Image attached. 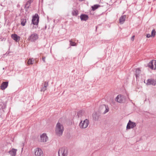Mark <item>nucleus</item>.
Returning <instances> with one entry per match:
<instances>
[{
	"label": "nucleus",
	"mask_w": 156,
	"mask_h": 156,
	"mask_svg": "<svg viewBox=\"0 0 156 156\" xmlns=\"http://www.w3.org/2000/svg\"><path fill=\"white\" fill-rule=\"evenodd\" d=\"M83 114V111L82 110H80L79 111L77 112V115L78 117H81Z\"/></svg>",
	"instance_id": "23"
},
{
	"label": "nucleus",
	"mask_w": 156,
	"mask_h": 156,
	"mask_svg": "<svg viewBox=\"0 0 156 156\" xmlns=\"http://www.w3.org/2000/svg\"><path fill=\"white\" fill-rule=\"evenodd\" d=\"M93 119L95 120H97L98 118V116L95 112L92 115Z\"/></svg>",
	"instance_id": "21"
},
{
	"label": "nucleus",
	"mask_w": 156,
	"mask_h": 156,
	"mask_svg": "<svg viewBox=\"0 0 156 156\" xmlns=\"http://www.w3.org/2000/svg\"><path fill=\"white\" fill-rule=\"evenodd\" d=\"M3 69H4V68H3Z\"/></svg>",
	"instance_id": "34"
},
{
	"label": "nucleus",
	"mask_w": 156,
	"mask_h": 156,
	"mask_svg": "<svg viewBox=\"0 0 156 156\" xmlns=\"http://www.w3.org/2000/svg\"><path fill=\"white\" fill-rule=\"evenodd\" d=\"M89 124V120L87 119H85L83 121H81L79 124L80 128L82 129L86 128Z\"/></svg>",
	"instance_id": "3"
},
{
	"label": "nucleus",
	"mask_w": 156,
	"mask_h": 156,
	"mask_svg": "<svg viewBox=\"0 0 156 156\" xmlns=\"http://www.w3.org/2000/svg\"><path fill=\"white\" fill-rule=\"evenodd\" d=\"M146 37L147 38H149L151 37V35L150 34H147Z\"/></svg>",
	"instance_id": "31"
},
{
	"label": "nucleus",
	"mask_w": 156,
	"mask_h": 156,
	"mask_svg": "<svg viewBox=\"0 0 156 156\" xmlns=\"http://www.w3.org/2000/svg\"><path fill=\"white\" fill-rule=\"evenodd\" d=\"M146 84L147 85H152L154 86L156 84V80L151 79H149L147 80Z\"/></svg>",
	"instance_id": "10"
},
{
	"label": "nucleus",
	"mask_w": 156,
	"mask_h": 156,
	"mask_svg": "<svg viewBox=\"0 0 156 156\" xmlns=\"http://www.w3.org/2000/svg\"><path fill=\"white\" fill-rule=\"evenodd\" d=\"M34 153L35 156H43L44 153L40 148L37 147L34 150Z\"/></svg>",
	"instance_id": "4"
},
{
	"label": "nucleus",
	"mask_w": 156,
	"mask_h": 156,
	"mask_svg": "<svg viewBox=\"0 0 156 156\" xmlns=\"http://www.w3.org/2000/svg\"><path fill=\"white\" fill-rule=\"evenodd\" d=\"M48 140V137L46 133H44L40 135V141L41 142L45 143Z\"/></svg>",
	"instance_id": "6"
},
{
	"label": "nucleus",
	"mask_w": 156,
	"mask_h": 156,
	"mask_svg": "<svg viewBox=\"0 0 156 156\" xmlns=\"http://www.w3.org/2000/svg\"><path fill=\"white\" fill-rule=\"evenodd\" d=\"M64 131V127L62 124L58 122L56 125L55 129V133L58 136H60L62 135Z\"/></svg>",
	"instance_id": "1"
},
{
	"label": "nucleus",
	"mask_w": 156,
	"mask_h": 156,
	"mask_svg": "<svg viewBox=\"0 0 156 156\" xmlns=\"http://www.w3.org/2000/svg\"><path fill=\"white\" fill-rule=\"evenodd\" d=\"M148 66L151 69L154 70L153 60L151 61L148 64Z\"/></svg>",
	"instance_id": "17"
},
{
	"label": "nucleus",
	"mask_w": 156,
	"mask_h": 156,
	"mask_svg": "<svg viewBox=\"0 0 156 156\" xmlns=\"http://www.w3.org/2000/svg\"><path fill=\"white\" fill-rule=\"evenodd\" d=\"M155 31L154 29H153L151 31V36L153 37H154L155 35Z\"/></svg>",
	"instance_id": "27"
},
{
	"label": "nucleus",
	"mask_w": 156,
	"mask_h": 156,
	"mask_svg": "<svg viewBox=\"0 0 156 156\" xmlns=\"http://www.w3.org/2000/svg\"><path fill=\"white\" fill-rule=\"evenodd\" d=\"M141 70L139 68L136 69V79L139 76V74L141 73Z\"/></svg>",
	"instance_id": "20"
},
{
	"label": "nucleus",
	"mask_w": 156,
	"mask_h": 156,
	"mask_svg": "<svg viewBox=\"0 0 156 156\" xmlns=\"http://www.w3.org/2000/svg\"><path fill=\"white\" fill-rule=\"evenodd\" d=\"M126 18V15L121 16L119 19V23L121 24H123L125 21Z\"/></svg>",
	"instance_id": "15"
},
{
	"label": "nucleus",
	"mask_w": 156,
	"mask_h": 156,
	"mask_svg": "<svg viewBox=\"0 0 156 156\" xmlns=\"http://www.w3.org/2000/svg\"><path fill=\"white\" fill-rule=\"evenodd\" d=\"M124 99L125 98L124 96L119 94L116 98L115 100L118 102L122 103Z\"/></svg>",
	"instance_id": "9"
},
{
	"label": "nucleus",
	"mask_w": 156,
	"mask_h": 156,
	"mask_svg": "<svg viewBox=\"0 0 156 156\" xmlns=\"http://www.w3.org/2000/svg\"><path fill=\"white\" fill-rule=\"evenodd\" d=\"M8 82H3L0 86V88L2 90H5L8 87Z\"/></svg>",
	"instance_id": "11"
},
{
	"label": "nucleus",
	"mask_w": 156,
	"mask_h": 156,
	"mask_svg": "<svg viewBox=\"0 0 156 156\" xmlns=\"http://www.w3.org/2000/svg\"><path fill=\"white\" fill-rule=\"evenodd\" d=\"M80 18L82 21H86L88 18V16L85 14H82L80 16Z\"/></svg>",
	"instance_id": "16"
},
{
	"label": "nucleus",
	"mask_w": 156,
	"mask_h": 156,
	"mask_svg": "<svg viewBox=\"0 0 156 156\" xmlns=\"http://www.w3.org/2000/svg\"><path fill=\"white\" fill-rule=\"evenodd\" d=\"M136 126V123L135 122H132L129 120L126 126L127 129H133Z\"/></svg>",
	"instance_id": "8"
},
{
	"label": "nucleus",
	"mask_w": 156,
	"mask_h": 156,
	"mask_svg": "<svg viewBox=\"0 0 156 156\" xmlns=\"http://www.w3.org/2000/svg\"><path fill=\"white\" fill-rule=\"evenodd\" d=\"M45 57H42V60L43 61V62H46L45 61Z\"/></svg>",
	"instance_id": "32"
},
{
	"label": "nucleus",
	"mask_w": 156,
	"mask_h": 156,
	"mask_svg": "<svg viewBox=\"0 0 156 156\" xmlns=\"http://www.w3.org/2000/svg\"><path fill=\"white\" fill-rule=\"evenodd\" d=\"M34 62V59L33 58H29L28 61L27 63L28 65H32Z\"/></svg>",
	"instance_id": "22"
},
{
	"label": "nucleus",
	"mask_w": 156,
	"mask_h": 156,
	"mask_svg": "<svg viewBox=\"0 0 156 156\" xmlns=\"http://www.w3.org/2000/svg\"><path fill=\"white\" fill-rule=\"evenodd\" d=\"M47 87H45V86H44V87H42L41 91L44 92L45 90H47Z\"/></svg>",
	"instance_id": "28"
},
{
	"label": "nucleus",
	"mask_w": 156,
	"mask_h": 156,
	"mask_svg": "<svg viewBox=\"0 0 156 156\" xmlns=\"http://www.w3.org/2000/svg\"><path fill=\"white\" fill-rule=\"evenodd\" d=\"M38 38V35L36 33L31 34L29 36L28 39L31 41H34Z\"/></svg>",
	"instance_id": "7"
},
{
	"label": "nucleus",
	"mask_w": 156,
	"mask_h": 156,
	"mask_svg": "<svg viewBox=\"0 0 156 156\" xmlns=\"http://www.w3.org/2000/svg\"><path fill=\"white\" fill-rule=\"evenodd\" d=\"M72 14L73 16H77L79 14V11L77 9H73L72 11Z\"/></svg>",
	"instance_id": "18"
},
{
	"label": "nucleus",
	"mask_w": 156,
	"mask_h": 156,
	"mask_svg": "<svg viewBox=\"0 0 156 156\" xmlns=\"http://www.w3.org/2000/svg\"><path fill=\"white\" fill-rule=\"evenodd\" d=\"M101 108L103 110H105L103 113L105 114L109 111V108L108 107L105 105H103L101 106Z\"/></svg>",
	"instance_id": "14"
},
{
	"label": "nucleus",
	"mask_w": 156,
	"mask_h": 156,
	"mask_svg": "<svg viewBox=\"0 0 156 156\" xmlns=\"http://www.w3.org/2000/svg\"><path fill=\"white\" fill-rule=\"evenodd\" d=\"M154 65V70L156 69V60H153Z\"/></svg>",
	"instance_id": "30"
},
{
	"label": "nucleus",
	"mask_w": 156,
	"mask_h": 156,
	"mask_svg": "<svg viewBox=\"0 0 156 156\" xmlns=\"http://www.w3.org/2000/svg\"><path fill=\"white\" fill-rule=\"evenodd\" d=\"M48 86V82L47 81H45L44 83V86L45 87H47Z\"/></svg>",
	"instance_id": "29"
},
{
	"label": "nucleus",
	"mask_w": 156,
	"mask_h": 156,
	"mask_svg": "<svg viewBox=\"0 0 156 156\" xmlns=\"http://www.w3.org/2000/svg\"><path fill=\"white\" fill-rule=\"evenodd\" d=\"M17 151V149L12 148L9 151V153L11 156H16Z\"/></svg>",
	"instance_id": "13"
},
{
	"label": "nucleus",
	"mask_w": 156,
	"mask_h": 156,
	"mask_svg": "<svg viewBox=\"0 0 156 156\" xmlns=\"http://www.w3.org/2000/svg\"><path fill=\"white\" fill-rule=\"evenodd\" d=\"M26 23V20L25 19H22L21 20V25L23 26H24Z\"/></svg>",
	"instance_id": "25"
},
{
	"label": "nucleus",
	"mask_w": 156,
	"mask_h": 156,
	"mask_svg": "<svg viewBox=\"0 0 156 156\" xmlns=\"http://www.w3.org/2000/svg\"><path fill=\"white\" fill-rule=\"evenodd\" d=\"M134 38V36H133L131 37V40L132 41H133Z\"/></svg>",
	"instance_id": "33"
},
{
	"label": "nucleus",
	"mask_w": 156,
	"mask_h": 156,
	"mask_svg": "<svg viewBox=\"0 0 156 156\" xmlns=\"http://www.w3.org/2000/svg\"><path fill=\"white\" fill-rule=\"evenodd\" d=\"M39 17L37 14H35L33 17L32 20V23L34 25H37L39 23Z\"/></svg>",
	"instance_id": "5"
},
{
	"label": "nucleus",
	"mask_w": 156,
	"mask_h": 156,
	"mask_svg": "<svg viewBox=\"0 0 156 156\" xmlns=\"http://www.w3.org/2000/svg\"><path fill=\"white\" fill-rule=\"evenodd\" d=\"M70 44L71 46H76V44L75 42L72 41L71 40L69 41Z\"/></svg>",
	"instance_id": "26"
},
{
	"label": "nucleus",
	"mask_w": 156,
	"mask_h": 156,
	"mask_svg": "<svg viewBox=\"0 0 156 156\" xmlns=\"http://www.w3.org/2000/svg\"><path fill=\"white\" fill-rule=\"evenodd\" d=\"M100 6L99 5H95L92 6V10L94 11L98 8Z\"/></svg>",
	"instance_id": "24"
},
{
	"label": "nucleus",
	"mask_w": 156,
	"mask_h": 156,
	"mask_svg": "<svg viewBox=\"0 0 156 156\" xmlns=\"http://www.w3.org/2000/svg\"><path fill=\"white\" fill-rule=\"evenodd\" d=\"M33 1V0H29L27 2L25 5V8L28 9L31 3Z\"/></svg>",
	"instance_id": "19"
},
{
	"label": "nucleus",
	"mask_w": 156,
	"mask_h": 156,
	"mask_svg": "<svg viewBox=\"0 0 156 156\" xmlns=\"http://www.w3.org/2000/svg\"><path fill=\"white\" fill-rule=\"evenodd\" d=\"M11 37L12 39L16 42H18L20 40V37L16 34H12Z\"/></svg>",
	"instance_id": "12"
},
{
	"label": "nucleus",
	"mask_w": 156,
	"mask_h": 156,
	"mask_svg": "<svg viewBox=\"0 0 156 156\" xmlns=\"http://www.w3.org/2000/svg\"><path fill=\"white\" fill-rule=\"evenodd\" d=\"M68 153V150L66 148L61 147L58 151V156H67Z\"/></svg>",
	"instance_id": "2"
}]
</instances>
